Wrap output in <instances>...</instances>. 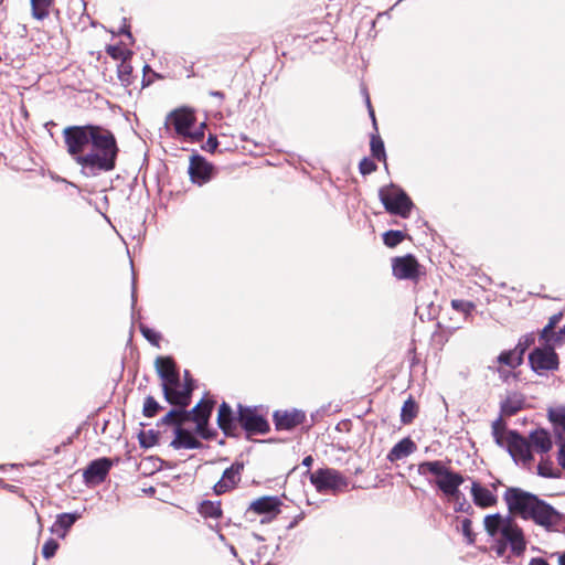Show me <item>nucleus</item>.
<instances>
[{
    "mask_svg": "<svg viewBox=\"0 0 565 565\" xmlns=\"http://www.w3.org/2000/svg\"><path fill=\"white\" fill-rule=\"evenodd\" d=\"M63 138L67 153L84 175L94 177L115 168L118 147L109 130L93 125L68 126Z\"/></svg>",
    "mask_w": 565,
    "mask_h": 565,
    "instance_id": "nucleus-1",
    "label": "nucleus"
},
{
    "mask_svg": "<svg viewBox=\"0 0 565 565\" xmlns=\"http://www.w3.org/2000/svg\"><path fill=\"white\" fill-rule=\"evenodd\" d=\"M504 501L509 511L513 514L525 520H532L550 531H561L563 529V515L530 492L519 488H509L504 493Z\"/></svg>",
    "mask_w": 565,
    "mask_h": 565,
    "instance_id": "nucleus-2",
    "label": "nucleus"
},
{
    "mask_svg": "<svg viewBox=\"0 0 565 565\" xmlns=\"http://www.w3.org/2000/svg\"><path fill=\"white\" fill-rule=\"evenodd\" d=\"M484 530L492 539L495 554L504 556L508 546L513 554L520 555L525 550V540L521 527L509 516L499 513L489 514L483 520Z\"/></svg>",
    "mask_w": 565,
    "mask_h": 565,
    "instance_id": "nucleus-3",
    "label": "nucleus"
},
{
    "mask_svg": "<svg viewBox=\"0 0 565 565\" xmlns=\"http://www.w3.org/2000/svg\"><path fill=\"white\" fill-rule=\"evenodd\" d=\"M417 472L420 476L433 475L438 489L448 498H459V487L463 483V477L452 471L444 461H424L418 465Z\"/></svg>",
    "mask_w": 565,
    "mask_h": 565,
    "instance_id": "nucleus-4",
    "label": "nucleus"
},
{
    "mask_svg": "<svg viewBox=\"0 0 565 565\" xmlns=\"http://www.w3.org/2000/svg\"><path fill=\"white\" fill-rule=\"evenodd\" d=\"M195 117L194 114L185 108L173 110L167 117L166 124L172 126L175 132L191 141H199L204 135L205 124L202 122L199 129L192 130Z\"/></svg>",
    "mask_w": 565,
    "mask_h": 565,
    "instance_id": "nucleus-5",
    "label": "nucleus"
},
{
    "mask_svg": "<svg viewBox=\"0 0 565 565\" xmlns=\"http://www.w3.org/2000/svg\"><path fill=\"white\" fill-rule=\"evenodd\" d=\"M379 195L387 212L402 217L409 215L413 202L401 188L395 184H390L382 188Z\"/></svg>",
    "mask_w": 565,
    "mask_h": 565,
    "instance_id": "nucleus-6",
    "label": "nucleus"
},
{
    "mask_svg": "<svg viewBox=\"0 0 565 565\" xmlns=\"http://www.w3.org/2000/svg\"><path fill=\"white\" fill-rule=\"evenodd\" d=\"M311 483L319 492L323 491H341L348 486L347 479L337 470L324 468L311 473Z\"/></svg>",
    "mask_w": 565,
    "mask_h": 565,
    "instance_id": "nucleus-7",
    "label": "nucleus"
},
{
    "mask_svg": "<svg viewBox=\"0 0 565 565\" xmlns=\"http://www.w3.org/2000/svg\"><path fill=\"white\" fill-rule=\"evenodd\" d=\"M504 447L516 463H521L523 466H530L532 463L534 458L529 439L524 438L516 431H509Z\"/></svg>",
    "mask_w": 565,
    "mask_h": 565,
    "instance_id": "nucleus-8",
    "label": "nucleus"
},
{
    "mask_svg": "<svg viewBox=\"0 0 565 565\" xmlns=\"http://www.w3.org/2000/svg\"><path fill=\"white\" fill-rule=\"evenodd\" d=\"M237 422L247 434H265L269 430L268 422L256 408L238 406Z\"/></svg>",
    "mask_w": 565,
    "mask_h": 565,
    "instance_id": "nucleus-9",
    "label": "nucleus"
},
{
    "mask_svg": "<svg viewBox=\"0 0 565 565\" xmlns=\"http://www.w3.org/2000/svg\"><path fill=\"white\" fill-rule=\"evenodd\" d=\"M529 360L533 371L537 373L555 370L558 366L557 355L554 352V345L552 344H543V347L536 348L529 355Z\"/></svg>",
    "mask_w": 565,
    "mask_h": 565,
    "instance_id": "nucleus-10",
    "label": "nucleus"
},
{
    "mask_svg": "<svg viewBox=\"0 0 565 565\" xmlns=\"http://www.w3.org/2000/svg\"><path fill=\"white\" fill-rule=\"evenodd\" d=\"M548 418L553 424L558 449V463L565 469V407L548 409Z\"/></svg>",
    "mask_w": 565,
    "mask_h": 565,
    "instance_id": "nucleus-11",
    "label": "nucleus"
},
{
    "mask_svg": "<svg viewBox=\"0 0 565 565\" xmlns=\"http://www.w3.org/2000/svg\"><path fill=\"white\" fill-rule=\"evenodd\" d=\"M392 270L397 279H416L419 275V264L413 255L395 257L392 260Z\"/></svg>",
    "mask_w": 565,
    "mask_h": 565,
    "instance_id": "nucleus-12",
    "label": "nucleus"
},
{
    "mask_svg": "<svg viewBox=\"0 0 565 565\" xmlns=\"http://www.w3.org/2000/svg\"><path fill=\"white\" fill-rule=\"evenodd\" d=\"M166 399L173 405L184 408L190 403V396L192 392V385L190 380H185L184 383L179 385H167L162 387Z\"/></svg>",
    "mask_w": 565,
    "mask_h": 565,
    "instance_id": "nucleus-13",
    "label": "nucleus"
},
{
    "mask_svg": "<svg viewBox=\"0 0 565 565\" xmlns=\"http://www.w3.org/2000/svg\"><path fill=\"white\" fill-rule=\"evenodd\" d=\"M113 463L108 458H99L92 461L84 471V479L87 483L97 484L105 480Z\"/></svg>",
    "mask_w": 565,
    "mask_h": 565,
    "instance_id": "nucleus-14",
    "label": "nucleus"
},
{
    "mask_svg": "<svg viewBox=\"0 0 565 565\" xmlns=\"http://www.w3.org/2000/svg\"><path fill=\"white\" fill-rule=\"evenodd\" d=\"M213 167L202 157L193 156L189 166V174L193 183L202 185L212 177Z\"/></svg>",
    "mask_w": 565,
    "mask_h": 565,
    "instance_id": "nucleus-15",
    "label": "nucleus"
},
{
    "mask_svg": "<svg viewBox=\"0 0 565 565\" xmlns=\"http://www.w3.org/2000/svg\"><path fill=\"white\" fill-rule=\"evenodd\" d=\"M156 369L162 380V387L179 385V374L171 358L159 356L156 359Z\"/></svg>",
    "mask_w": 565,
    "mask_h": 565,
    "instance_id": "nucleus-16",
    "label": "nucleus"
},
{
    "mask_svg": "<svg viewBox=\"0 0 565 565\" xmlns=\"http://www.w3.org/2000/svg\"><path fill=\"white\" fill-rule=\"evenodd\" d=\"M242 470V463H233L231 467L225 469L222 475V478L214 486L215 493L222 494L233 489L241 480Z\"/></svg>",
    "mask_w": 565,
    "mask_h": 565,
    "instance_id": "nucleus-17",
    "label": "nucleus"
},
{
    "mask_svg": "<svg viewBox=\"0 0 565 565\" xmlns=\"http://www.w3.org/2000/svg\"><path fill=\"white\" fill-rule=\"evenodd\" d=\"M281 501L277 497H262L253 501L249 510L257 514H267L275 518L280 512Z\"/></svg>",
    "mask_w": 565,
    "mask_h": 565,
    "instance_id": "nucleus-18",
    "label": "nucleus"
},
{
    "mask_svg": "<svg viewBox=\"0 0 565 565\" xmlns=\"http://www.w3.org/2000/svg\"><path fill=\"white\" fill-rule=\"evenodd\" d=\"M471 495L473 503L482 509L494 507L498 502V497L494 491L483 487L479 482H472Z\"/></svg>",
    "mask_w": 565,
    "mask_h": 565,
    "instance_id": "nucleus-19",
    "label": "nucleus"
},
{
    "mask_svg": "<svg viewBox=\"0 0 565 565\" xmlns=\"http://www.w3.org/2000/svg\"><path fill=\"white\" fill-rule=\"evenodd\" d=\"M527 439L531 450L541 455L547 454L553 447L550 433L543 428L531 431Z\"/></svg>",
    "mask_w": 565,
    "mask_h": 565,
    "instance_id": "nucleus-20",
    "label": "nucleus"
},
{
    "mask_svg": "<svg viewBox=\"0 0 565 565\" xmlns=\"http://www.w3.org/2000/svg\"><path fill=\"white\" fill-rule=\"evenodd\" d=\"M213 408V403L211 401L202 399L199 404H196L190 414L193 422L196 424V431L200 434L204 433V428L207 424L209 417L211 415Z\"/></svg>",
    "mask_w": 565,
    "mask_h": 565,
    "instance_id": "nucleus-21",
    "label": "nucleus"
},
{
    "mask_svg": "<svg viewBox=\"0 0 565 565\" xmlns=\"http://www.w3.org/2000/svg\"><path fill=\"white\" fill-rule=\"evenodd\" d=\"M305 414L300 411L276 412L274 414L275 424L278 429H291L302 423Z\"/></svg>",
    "mask_w": 565,
    "mask_h": 565,
    "instance_id": "nucleus-22",
    "label": "nucleus"
},
{
    "mask_svg": "<svg viewBox=\"0 0 565 565\" xmlns=\"http://www.w3.org/2000/svg\"><path fill=\"white\" fill-rule=\"evenodd\" d=\"M81 515L77 513H62L56 516L55 522L51 527V532L61 539H64L67 531L76 522Z\"/></svg>",
    "mask_w": 565,
    "mask_h": 565,
    "instance_id": "nucleus-23",
    "label": "nucleus"
},
{
    "mask_svg": "<svg viewBox=\"0 0 565 565\" xmlns=\"http://www.w3.org/2000/svg\"><path fill=\"white\" fill-rule=\"evenodd\" d=\"M200 441L188 430L182 427L175 428V437L171 441V446L175 449H195L200 447Z\"/></svg>",
    "mask_w": 565,
    "mask_h": 565,
    "instance_id": "nucleus-24",
    "label": "nucleus"
},
{
    "mask_svg": "<svg viewBox=\"0 0 565 565\" xmlns=\"http://www.w3.org/2000/svg\"><path fill=\"white\" fill-rule=\"evenodd\" d=\"M416 449L415 443L409 438L398 441L388 452L387 459L392 462L406 458Z\"/></svg>",
    "mask_w": 565,
    "mask_h": 565,
    "instance_id": "nucleus-25",
    "label": "nucleus"
},
{
    "mask_svg": "<svg viewBox=\"0 0 565 565\" xmlns=\"http://www.w3.org/2000/svg\"><path fill=\"white\" fill-rule=\"evenodd\" d=\"M235 418L231 407L223 403L218 408L217 423L225 434H232L235 429Z\"/></svg>",
    "mask_w": 565,
    "mask_h": 565,
    "instance_id": "nucleus-26",
    "label": "nucleus"
},
{
    "mask_svg": "<svg viewBox=\"0 0 565 565\" xmlns=\"http://www.w3.org/2000/svg\"><path fill=\"white\" fill-rule=\"evenodd\" d=\"M522 350H516L515 348L513 350L502 352L497 358V361L500 365H505L510 369H515L519 366L522 363Z\"/></svg>",
    "mask_w": 565,
    "mask_h": 565,
    "instance_id": "nucleus-27",
    "label": "nucleus"
},
{
    "mask_svg": "<svg viewBox=\"0 0 565 565\" xmlns=\"http://www.w3.org/2000/svg\"><path fill=\"white\" fill-rule=\"evenodd\" d=\"M32 15L36 20H44L50 14L52 0H31Z\"/></svg>",
    "mask_w": 565,
    "mask_h": 565,
    "instance_id": "nucleus-28",
    "label": "nucleus"
},
{
    "mask_svg": "<svg viewBox=\"0 0 565 565\" xmlns=\"http://www.w3.org/2000/svg\"><path fill=\"white\" fill-rule=\"evenodd\" d=\"M190 418V414L185 412L182 407L181 409H171L161 422L167 425H177V427H181V425Z\"/></svg>",
    "mask_w": 565,
    "mask_h": 565,
    "instance_id": "nucleus-29",
    "label": "nucleus"
},
{
    "mask_svg": "<svg viewBox=\"0 0 565 565\" xmlns=\"http://www.w3.org/2000/svg\"><path fill=\"white\" fill-rule=\"evenodd\" d=\"M199 511L204 518L217 519L222 514L221 505L218 502L204 501L201 503Z\"/></svg>",
    "mask_w": 565,
    "mask_h": 565,
    "instance_id": "nucleus-30",
    "label": "nucleus"
},
{
    "mask_svg": "<svg viewBox=\"0 0 565 565\" xmlns=\"http://www.w3.org/2000/svg\"><path fill=\"white\" fill-rule=\"evenodd\" d=\"M509 431L505 430L504 425L501 419H497L492 424V435L493 438L500 447H504L507 444V435Z\"/></svg>",
    "mask_w": 565,
    "mask_h": 565,
    "instance_id": "nucleus-31",
    "label": "nucleus"
},
{
    "mask_svg": "<svg viewBox=\"0 0 565 565\" xmlns=\"http://www.w3.org/2000/svg\"><path fill=\"white\" fill-rule=\"evenodd\" d=\"M371 152L374 158L380 161H386V153L384 149V142L379 136H372L371 139Z\"/></svg>",
    "mask_w": 565,
    "mask_h": 565,
    "instance_id": "nucleus-32",
    "label": "nucleus"
},
{
    "mask_svg": "<svg viewBox=\"0 0 565 565\" xmlns=\"http://www.w3.org/2000/svg\"><path fill=\"white\" fill-rule=\"evenodd\" d=\"M415 416H416V404L414 401L407 399L402 407V414H401L402 422L407 424V423L412 422Z\"/></svg>",
    "mask_w": 565,
    "mask_h": 565,
    "instance_id": "nucleus-33",
    "label": "nucleus"
},
{
    "mask_svg": "<svg viewBox=\"0 0 565 565\" xmlns=\"http://www.w3.org/2000/svg\"><path fill=\"white\" fill-rule=\"evenodd\" d=\"M404 239L401 231H387L383 234V242L387 247H395Z\"/></svg>",
    "mask_w": 565,
    "mask_h": 565,
    "instance_id": "nucleus-34",
    "label": "nucleus"
},
{
    "mask_svg": "<svg viewBox=\"0 0 565 565\" xmlns=\"http://www.w3.org/2000/svg\"><path fill=\"white\" fill-rule=\"evenodd\" d=\"M552 324H546L543 330L541 331L540 339L544 342L543 344L548 345H555V342L558 340V337H556L557 333L553 331Z\"/></svg>",
    "mask_w": 565,
    "mask_h": 565,
    "instance_id": "nucleus-35",
    "label": "nucleus"
},
{
    "mask_svg": "<svg viewBox=\"0 0 565 565\" xmlns=\"http://www.w3.org/2000/svg\"><path fill=\"white\" fill-rule=\"evenodd\" d=\"M159 408L160 405L158 404V402L152 396H148L145 399L142 412L146 417H153L159 411Z\"/></svg>",
    "mask_w": 565,
    "mask_h": 565,
    "instance_id": "nucleus-36",
    "label": "nucleus"
},
{
    "mask_svg": "<svg viewBox=\"0 0 565 565\" xmlns=\"http://www.w3.org/2000/svg\"><path fill=\"white\" fill-rule=\"evenodd\" d=\"M107 53L115 60L126 61L130 52L119 45H109Z\"/></svg>",
    "mask_w": 565,
    "mask_h": 565,
    "instance_id": "nucleus-37",
    "label": "nucleus"
},
{
    "mask_svg": "<svg viewBox=\"0 0 565 565\" xmlns=\"http://www.w3.org/2000/svg\"><path fill=\"white\" fill-rule=\"evenodd\" d=\"M140 331L142 333V335L153 345H159V342L161 340V335L159 332L154 331L153 329L147 327V326H143L141 324L140 326Z\"/></svg>",
    "mask_w": 565,
    "mask_h": 565,
    "instance_id": "nucleus-38",
    "label": "nucleus"
},
{
    "mask_svg": "<svg viewBox=\"0 0 565 565\" xmlns=\"http://www.w3.org/2000/svg\"><path fill=\"white\" fill-rule=\"evenodd\" d=\"M537 472L545 478H554L557 475L554 471L553 465L550 461L542 460L537 466Z\"/></svg>",
    "mask_w": 565,
    "mask_h": 565,
    "instance_id": "nucleus-39",
    "label": "nucleus"
},
{
    "mask_svg": "<svg viewBox=\"0 0 565 565\" xmlns=\"http://www.w3.org/2000/svg\"><path fill=\"white\" fill-rule=\"evenodd\" d=\"M521 405L522 403L520 399H507L505 402L502 403L501 408L505 415H513L521 408Z\"/></svg>",
    "mask_w": 565,
    "mask_h": 565,
    "instance_id": "nucleus-40",
    "label": "nucleus"
},
{
    "mask_svg": "<svg viewBox=\"0 0 565 565\" xmlns=\"http://www.w3.org/2000/svg\"><path fill=\"white\" fill-rule=\"evenodd\" d=\"M451 307L457 311L468 315L471 312L475 306L472 302L469 301L454 299L451 301Z\"/></svg>",
    "mask_w": 565,
    "mask_h": 565,
    "instance_id": "nucleus-41",
    "label": "nucleus"
},
{
    "mask_svg": "<svg viewBox=\"0 0 565 565\" xmlns=\"http://www.w3.org/2000/svg\"><path fill=\"white\" fill-rule=\"evenodd\" d=\"M57 548H58L57 542H55L54 540L46 541L42 547V554H43L44 558H51L52 556H54Z\"/></svg>",
    "mask_w": 565,
    "mask_h": 565,
    "instance_id": "nucleus-42",
    "label": "nucleus"
},
{
    "mask_svg": "<svg viewBox=\"0 0 565 565\" xmlns=\"http://www.w3.org/2000/svg\"><path fill=\"white\" fill-rule=\"evenodd\" d=\"M461 532L469 544H472L475 542V535H473L472 529H471V521L469 519L462 520Z\"/></svg>",
    "mask_w": 565,
    "mask_h": 565,
    "instance_id": "nucleus-43",
    "label": "nucleus"
},
{
    "mask_svg": "<svg viewBox=\"0 0 565 565\" xmlns=\"http://www.w3.org/2000/svg\"><path fill=\"white\" fill-rule=\"evenodd\" d=\"M360 172L363 175L370 174L376 170V164L369 158H363L359 164Z\"/></svg>",
    "mask_w": 565,
    "mask_h": 565,
    "instance_id": "nucleus-44",
    "label": "nucleus"
},
{
    "mask_svg": "<svg viewBox=\"0 0 565 565\" xmlns=\"http://www.w3.org/2000/svg\"><path fill=\"white\" fill-rule=\"evenodd\" d=\"M535 342V335L534 333H527L524 337H522L515 347L516 350H522V355L524 354L525 350L532 345Z\"/></svg>",
    "mask_w": 565,
    "mask_h": 565,
    "instance_id": "nucleus-45",
    "label": "nucleus"
},
{
    "mask_svg": "<svg viewBox=\"0 0 565 565\" xmlns=\"http://www.w3.org/2000/svg\"><path fill=\"white\" fill-rule=\"evenodd\" d=\"M132 71V67L130 64H128L126 61H121V64L119 65L118 73L119 77L122 82H128V77Z\"/></svg>",
    "mask_w": 565,
    "mask_h": 565,
    "instance_id": "nucleus-46",
    "label": "nucleus"
},
{
    "mask_svg": "<svg viewBox=\"0 0 565 565\" xmlns=\"http://www.w3.org/2000/svg\"><path fill=\"white\" fill-rule=\"evenodd\" d=\"M217 139L214 136H210L205 145L203 146V149L210 152H213L217 148Z\"/></svg>",
    "mask_w": 565,
    "mask_h": 565,
    "instance_id": "nucleus-47",
    "label": "nucleus"
},
{
    "mask_svg": "<svg viewBox=\"0 0 565 565\" xmlns=\"http://www.w3.org/2000/svg\"><path fill=\"white\" fill-rule=\"evenodd\" d=\"M530 565H548V563L546 561H544L543 558H533L530 562Z\"/></svg>",
    "mask_w": 565,
    "mask_h": 565,
    "instance_id": "nucleus-48",
    "label": "nucleus"
},
{
    "mask_svg": "<svg viewBox=\"0 0 565 565\" xmlns=\"http://www.w3.org/2000/svg\"><path fill=\"white\" fill-rule=\"evenodd\" d=\"M559 320V316L558 315H554L550 318V321L547 324H552V328L554 329L555 324L558 322Z\"/></svg>",
    "mask_w": 565,
    "mask_h": 565,
    "instance_id": "nucleus-49",
    "label": "nucleus"
},
{
    "mask_svg": "<svg viewBox=\"0 0 565 565\" xmlns=\"http://www.w3.org/2000/svg\"><path fill=\"white\" fill-rule=\"evenodd\" d=\"M312 457L311 456H307L303 460H302V465L303 466H307L309 467L311 463H312Z\"/></svg>",
    "mask_w": 565,
    "mask_h": 565,
    "instance_id": "nucleus-50",
    "label": "nucleus"
},
{
    "mask_svg": "<svg viewBox=\"0 0 565 565\" xmlns=\"http://www.w3.org/2000/svg\"><path fill=\"white\" fill-rule=\"evenodd\" d=\"M558 565H565V552L558 555Z\"/></svg>",
    "mask_w": 565,
    "mask_h": 565,
    "instance_id": "nucleus-51",
    "label": "nucleus"
},
{
    "mask_svg": "<svg viewBox=\"0 0 565 565\" xmlns=\"http://www.w3.org/2000/svg\"><path fill=\"white\" fill-rule=\"evenodd\" d=\"M366 103H367V107H369V109H370V115H371V117H372L373 121L375 122L374 113H373V110H372V108H371V104H370V99H369V97H366Z\"/></svg>",
    "mask_w": 565,
    "mask_h": 565,
    "instance_id": "nucleus-52",
    "label": "nucleus"
},
{
    "mask_svg": "<svg viewBox=\"0 0 565 565\" xmlns=\"http://www.w3.org/2000/svg\"><path fill=\"white\" fill-rule=\"evenodd\" d=\"M120 32H121V33H125V34H127L129 38H131V34H130V32L126 29V26H125V28H122Z\"/></svg>",
    "mask_w": 565,
    "mask_h": 565,
    "instance_id": "nucleus-53",
    "label": "nucleus"
},
{
    "mask_svg": "<svg viewBox=\"0 0 565 565\" xmlns=\"http://www.w3.org/2000/svg\"><path fill=\"white\" fill-rule=\"evenodd\" d=\"M135 292H136V289H135V285H134V286H132V295H131V298H132V302H134V303L136 302Z\"/></svg>",
    "mask_w": 565,
    "mask_h": 565,
    "instance_id": "nucleus-54",
    "label": "nucleus"
},
{
    "mask_svg": "<svg viewBox=\"0 0 565 565\" xmlns=\"http://www.w3.org/2000/svg\"><path fill=\"white\" fill-rule=\"evenodd\" d=\"M231 553H232L233 555H236V551H235V548H234L233 546L231 547Z\"/></svg>",
    "mask_w": 565,
    "mask_h": 565,
    "instance_id": "nucleus-55",
    "label": "nucleus"
},
{
    "mask_svg": "<svg viewBox=\"0 0 565 565\" xmlns=\"http://www.w3.org/2000/svg\"><path fill=\"white\" fill-rule=\"evenodd\" d=\"M498 372L501 373V374L503 373L501 366L498 367Z\"/></svg>",
    "mask_w": 565,
    "mask_h": 565,
    "instance_id": "nucleus-56",
    "label": "nucleus"
},
{
    "mask_svg": "<svg viewBox=\"0 0 565 565\" xmlns=\"http://www.w3.org/2000/svg\"><path fill=\"white\" fill-rule=\"evenodd\" d=\"M564 331H565V329H564V330H562V331H561V333H563Z\"/></svg>",
    "mask_w": 565,
    "mask_h": 565,
    "instance_id": "nucleus-57",
    "label": "nucleus"
}]
</instances>
